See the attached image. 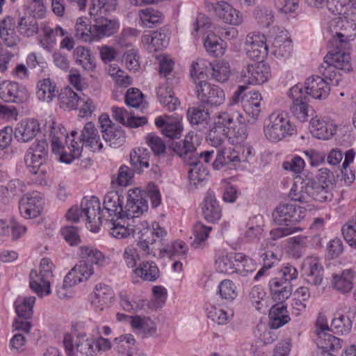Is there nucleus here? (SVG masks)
<instances>
[{
	"label": "nucleus",
	"instance_id": "obj_13",
	"mask_svg": "<svg viewBox=\"0 0 356 356\" xmlns=\"http://www.w3.org/2000/svg\"><path fill=\"white\" fill-rule=\"evenodd\" d=\"M83 218L86 220V227L92 232H97L102 224V218L105 214L101 213L99 199L92 196L90 199L83 198L81 203Z\"/></svg>",
	"mask_w": 356,
	"mask_h": 356
},
{
	"label": "nucleus",
	"instance_id": "obj_42",
	"mask_svg": "<svg viewBox=\"0 0 356 356\" xmlns=\"http://www.w3.org/2000/svg\"><path fill=\"white\" fill-rule=\"evenodd\" d=\"M16 27L21 35L27 38L37 34L39 29L36 19L31 15L19 16Z\"/></svg>",
	"mask_w": 356,
	"mask_h": 356
},
{
	"label": "nucleus",
	"instance_id": "obj_47",
	"mask_svg": "<svg viewBox=\"0 0 356 356\" xmlns=\"http://www.w3.org/2000/svg\"><path fill=\"white\" fill-rule=\"evenodd\" d=\"M102 132L104 139L113 148L120 147L125 141V134L121 127H109Z\"/></svg>",
	"mask_w": 356,
	"mask_h": 356
},
{
	"label": "nucleus",
	"instance_id": "obj_14",
	"mask_svg": "<svg viewBox=\"0 0 356 356\" xmlns=\"http://www.w3.org/2000/svg\"><path fill=\"white\" fill-rule=\"evenodd\" d=\"M270 76L269 65L258 61L244 66L241 72L240 81L249 85L261 84L267 81Z\"/></svg>",
	"mask_w": 356,
	"mask_h": 356
},
{
	"label": "nucleus",
	"instance_id": "obj_16",
	"mask_svg": "<svg viewBox=\"0 0 356 356\" xmlns=\"http://www.w3.org/2000/svg\"><path fill=\"white\" fill-rule=\"evenodd\" d=\"M247 56L252 60H263L268 54V47L264 35L252 33L245 40Z\"/></svg>",
	"mask_w": 356,
	"mask_h": 356
},
{
	"label": "nucleus",
	"instance_id": "obj_20",
	"mask_svg": "<svg viewBox=\"0 0 356 356\" xmlns=\"http://www.w3.org/2000/svg\"><path fill=\"white\" fill-rule=\"evenodd\" d=\"M309 130L314 137L328 140L334 134L336 127L332 122L316 116L310 120Z\"/></svg>",
	"mask_w": 356,
	"mask_h": 356
},
{
	"label": "nucleus",
	"instance_id": "obj_54",
	"mask_svg": "<svg viewBox=\"0 0 356 356\" xmlns=\"http://www.w3.org/2000/svg\"><path fill=\"white\" fill-rule=\"evenodd\" d=\"M162 256L170 258H185L188 251V246L181 241H175L170 246L166 248H159Z\"/></svg>",
	"mask_w": 356,
	"mask_h": 356
},
{
	"label": "nucleus",
	"instance_id": "obj_53",
	"mask_svg": "<svg viewBox=\"0 0 356 356\" xmlns=\"http://www.w3.org/2000/svg\"><path fill=\"white\" fill-rule=\"evenodd\" d=\"M289 252L293 258L299 259L305 252L307 248V238L298 236L288 239Z\"/></svg>",
	"mask_w": 356,
	"mask_h": 356
},
{
	"label": "nucleus",
	"instance_id": "obj_58",
	"mask_svg": "<svg viewBox=\"0 0 356 356\" xmlns=\"http://www.w3.org/2000/svg\"><path fill=\"white\" fill-rule=\"evenodd\" d=\"M254 15L258 24L264 28L268 27L274 20L272 10L265 6H257L254 10Z\"/></svg>",
	"mask_w": 356,
	"mask_h": 356
},
{
	"label": "nucleus",
	"instance_id": "obj_55",
	"mask_svg": "<svg viewBox=\"0 0 356 356\" xmlns=\"http://www.w3.org/2000/svg\"><path fill=\"white\" fill-rule=\"evenodd\" d=\"M228 137V132L223 126H213L210 129L207 140L213 147H218L222 145Z\"/></svg>",
	"mask_w": 356,
	"mask_h": 356
},
{
	"label": "nucleus",
	"instance_id": "obj_32",
	"mask_svg": "<svg viewBox=\"0 0 356 356\" xmlns=\"http://www.w3.org/2000/svg\"><path fill=\"white\" fill-rule=\"evenodd\" d=\"M130 324L136 333L142 337H151L156 334V326L149 317L135 316L131 318Z\"/></svg>",
	"mask_w": 356,
	"mask_h": 356
},
{
	"label": "nucleus",
	"instance_id": "obj_9",
	"mask_svg": "<svg viewBox=\"0 0 356 356\" xmlns=\"http://www.w3.org/2000/svg\"><path fill=\"white\" fill-rule=\"evenodd\" d=\"M341 69H336L335 72L339 75V80L334 79L333 80L330 78L325 77L318 69V72L323 76H312L306 79L305 85L303 86V92L312 98L316 99H321L326 98L330 90V85L338 86L341 81Z\"/></svg>",
	"mask_w": 356,
	"mask_h": 356
},
{
	"label": "nucleus",
	"instance_id": "obj_56",
	"mask_svg": "<svg viewBox=\"0 0 356 356\" xmlns=\"http://www.w3.org/2000/svg\"><path fill=\"white\" fill-rule=\"evenodd\" d=\"M355 156V152L353 149H349L345 152V159L342 163L341 172L343 179L346 184H350L355 178V172L350 168L349 165L353 162Z\"/></svg>",
	"mask_w": 356,
	"mask_h": 356
},
{
	"label": "nucleus",
	"instance_id": "obj_11",
	"mask_svg": "<svg viewBox=\"0 0 356 356\" xmlns=\"http://www.w3.org/2000/svg\"><path fill=\"white\" fill-rule=\"evenodd\" d=\"M195 92L200 103L205 107H218L225 100L224 90L205 80L195 81Z\"/></svg>",
	"mask_w": 356,
	"mask_h": 356
},
{
	"label": "nucleus",
	"instance_id": "obj_29",
	"mask_svg": "<svg viewBox=\"0 0 356 356\" xmlns=\"http://www.w3.org/2000/svg\"><path fill=\"white\" fill-rule=\"evenodd\" d=\"M80 141L83 145L88 146L92 151L100 150L102 148L98 131L91 122H88L84 125L80 136Z\"/></svg>",
	"mask_w": 356,
	"mask_h": 356
},
{
	"label": "nucleus",
	"instance_id": "obj_50",
	"mask_svg": "<svg viewBox=\"0 0 356 356\" xmlns=\"http://www.w3.org/2000/svg\"><path fill=\"white\" fill-rule=\"evenodd\" d=\"M150 153L147 148L137 147L130 153V162L136 170L141 171L143 168L149 167Z\"/></svg>",
	"mask_w": 356,
	"mask_h": 356
},
{
	"label": "nucleus",
	"instance_id": "obj_52",
	"mask_svg": "<svg viewBox=\"0 0 356 356\" xmlns=\"http://www.w3.org/2000/svg\"><path fill=\"white\" fill-rule=\"evenodd\" d=\"M272 246L270 241L264 240L261 244L260 252L259 253L265 268H272L279 260L278 254L273 250H269V246Z\"/></svg>",
	"mask_w": 356,
	"mask_h": 356
},
{
	"label": "nucleus",
	"instance_id": "obj_37",
	"mask_svg": "<svg viewBox=\"0 0 356 356\" xmlns=\"http://www.w3.org/2000/svg\"><path fill=\"white\" fill-rule=\"evenodd\" d=\"M133 273L144 281L154 282L159 277V270L154 261H143Z\"/></svg>",
	"mask_w": 356,
	"mask_h": 356
},
{
	"label": "nucleus",
	"instance_id": "obj_30",
	"mask_svg": "<svg viewBox=\"0 0 356 356\" xmlns=\"http://www.w3.org/2000/svg\"><path fill=\"white\" fill-rule=\"evenodd\" d=\"M355 317V311L350 309L346 314H338L331 322V331L341 334L348 333L351 330Z\"/></svg>",
	"mask_w": 356,
	"mask_h": 356
},
{
	"label": "nucleus",
	"instance_id": "obj_31",
	"mask_svg": "<svg viewBox=\"0 0 356 356\" xmlns=\"http://www.w3.org/2000/svg\"><path fill=\"white\" fill-rule=\"evenodd\" d=\"M355 275V272L351 269H346L340 273L333 274L332 287L342 293L350 292L353 287Z\"/></svg>",
	"mask_w": 356,
	"mask_h": 356
},
{
	"label": "nucleus",
	"instance_id": "obj_48",
	"mask_svg": "<svg viewBox=\"0 0 356 356\" xmlns=\"http://www.w3.org/2000/svg\"><path fill=\"white\" fill-rule=\"evenodd\" d=\"M317 346L318 351H335L342 347V341L329 333L318 335Z\"/></svg>",
	"mask_w": 356,
	"mask_h": 356
},
{
	"label": "nucleus",
	"instance_id": "obj_35",
	"mask_svg": "<svg viewBox=\"0 0 356 356\" xmlns=\"http://www.w3.org/2000/svg\"><path fill=\"white\" fill-rule=\"evenodd\" d=\"M49 278V277L44 276L40 273H38L35 270H32L29 275L30 288L38 296H42L44 292H45L46 295L50 294Z\"/></svg>",
	"mask_w": 356,
	"mask_h": 356
},
{
	"label": "nucleus",
	"instance_id": "obj_6",
	"mask_svg": "<svg viewBox=\"0 0 356 356\" xmlns=\"http://www.w3.org/2000/svg\"><path fill=\"white\" fill-rule=\"evenodd\" d=\"M331 189L327 186H323L319 182L313 181H302L300 186L295 185L291 189L289 197L291 200L306 203L310 205L312 201L324 202L330 201L332 198Z\"/></svg>",
	"mask_w": 356,
	"mask_h": 356
},
{
	"label": "nucleus",
	"instance_id": "obj_64",
	"mask_svg": "<svg viewBox=\"0 0 356 356\" xmlns=\"http://www.w3.org/2000/svg\"><path fill=\"white\" fill-rule=\"evenodd\" d=\"M218 291L221 298L227 300H233L238 294L236 285L229 280H224L219 284Z\"/></svg>",
	"mask_w": 356,
	"mask_h": 356
},
{
	"label": "nucleus",
	"instance_id": "obj_61",
	"mask_svg": "<svg viewBox=\"0 0 356 356\" xmlns=\"http://www.w3.org/2000/svg\"><path fill=\"white\" fill-rule=\"evenodd\" d=\"M341 232L346 241L351 247L356 248V216L342 227Z\"/></svg>",
	"mask_w": 356,
	"mask_h": 356
},
{
	"label": "nucleus",
	"instance_id": "obj_51",
	"mask_svg": "<svg viewBox=\"0 0 356 356\" xmlns=\"http://www.w3.org/2000/svg\"><path fill=\"white\" fill-rule=\"evenodd\" d=\"M75 36L84 42L95 41L92 26L88 24V19L79 17L75 24Z\"/></svg>",
	"mask_w": 356,
	"mask_h": 356
},
{
	"label": "nucleus",
	"instance_id": "obj_43",
	"mask_svg": "<svg viewBox=\"0 0 356 356\" xmlns=\"http://www.w3.org/2000/svg\"><path fill=\"white\" fill-rule=\"evenodd\" d=\"M139 17L142 25L147 28L162 24L164 19L161 12L151 7L140 10Z\"/></svg>",
	"mask_w": 356,
	"mask_h": 356
},
{
	"label": "nucleus",
	"instance_id": "obj_45",
	"mask_svg": "<svg viewBox=\"0 0 356 356\" xmlns=\"http://www.w3.org/2000/svg\"><path fill=\"white\" fill-rule=\"evenodd\" d=\"M168 40L167 35L160 31H154L152 34L143 36V42L149 44L148 49L152 51H157L166 47Z\"/></svg>",
	"mask_w": 356,
	"mask_h": 356
},
{
	"label": "nucleus",
	"instance_id": "obj_25",
	"mask_svg": "<svg viewBox=\"0 0 356 356\" xmlns=\"http://www.w3.org/2000/svg\"><path fill=\"white\" fill-rule=\"evenodd\" d=\"M113 298L114 293L110 286L98 284L95 286L93 294L91 296V303L97 309L102 311L111 303Z\"/></svg>",
	"mask_w": 356,
	"mask_h": 356
},
{
	"label": "nucleus",
	"instance_id": "obj_19",
	"mask_svg": "<svg viewBox=\"0 0 356 356\" xmlns=\"http://www.w3.org/2000/svg\"><path fill=\"white\" fill-rule=\"evenodd\" d=\"M44 200L40 194H33L23 197L19 202V211L25 218H33L42 211Z\"/></svg>",
	"mask_w": 356,
	"mask_h": 356
},
{
	"label": "nucleus",
	"instance_id": "obj_39",
	"mask_svg": "<svg viewBox=\"0 0 356 356\" xmlns=\"http://www.w3.org/2000/svg\"><path fill=\"white\" fill-rule=\"evenodd\" d=\"M37 88V97L42 102L49 103L58 95L55 83L49 78L40 81Z\"/></svg>",
	"mask_w": 356,
	"mask_h": 356
},
{
	"label": "nucleus",
	"instance_id": "obj_62",
	"mask_svg": "<svg viewBox=\"0 0 356 356\" xmlns=\"http://www.w3.org/2000/svg\"><path fill=\"white\" fill-rule=\"evenodd\" d=\"M273 54L277 58H286L291 56L293 50L291 42L287 39L282 41L281 39H275L274 43Z\"/></svg>",
	"mask_w": 356,
	"mask_h": 356
},
{
	"label": "nucleus",
	"instance_id": "obj_46",
	"mask_svg": "<svg viewBox=\"0 0 356 356\" xmlns=\"http://www.w3.org/2000/svg\"><path fill=\"white\" fill-rule=\"evenodd\" d=\"M212 227L206 226L202 222H197L193 229L194 239L191 243V246L195 249H203L207 243L206 242Z\"/></svg>",
	"mask_w": 356,
	"mask_h": 356
},
{
	"label": "nucleus",
	"instance_id": "obj_41",
	"mask_svg": "<svg viewBox=\"0 0 356 356\" xmlns=\"http://www.w3.org/2000/svg\"><path fill=\"white\" fill-rule=\"evenodd\" d=\"M81 96L71 88L66 87L58 95L60 107L63 109H77Z\"/></svg>",
	"mask_w": 356,
	"mask_h": 356
},
{
	"label": "nucleus",
	"instance_id": "obj_15",
	"mask_svg": "<svg viewBox=\"0 0 356 356\" xmlns=\"http://www.w3.org/2000/svg\"><path fill=\"white\" fill-rule=\"evenodd\" d=\"M29 97L28 90L23 85L10 80L0 81V99L3 102L22 104Z\"/></svg>",
	"mask_w": 356,
	"mask_h": 356
},
{
	"label": "nucleus",
	"instance_id": "obj_38",
	"mask_svg": "<svg viewBox=\"0 0 356 356\" xmlns=\"http://www.w3.org/2000/svg\"><path fill=\"white\" fill-rule=\"evenodd\" d=\"M329 12L334 15L354 17L356 16V0L337 1L334 5L332 2L330 4Z\"/></svg>",
	"mask_w": 356,
	"mask_h": 356
},
{
	"label": "nucleus",
	"instance_id": "obj_63",
	"mask_svg": "<svg viewBox=\"0 0 356 356\" xmlns=\"http://www.w3.org/2000/svg\"><path fill=\"white\" fill-rule=\"evenodd\" d=\"M119 298L120 306L127 312L137 311L138 309H142L143 307L142 300H133L126 291H121Z\"/></svg>",
	"mask_w": 356,
	"mask_h": 356
},
{
	"label": "nucleus",
	"instance_id": "obj_44",
	"mask_svg": "<svg viewBox=\"0 0 356 356\" xmlns=\"http://www.w3.org/2000/svg\"><path fill=\"white\" fill-rule=\"evenodd\" d=\"M35 302L34 296L18 298L15 302V307L18 318L24 320L31 318L33 307Z\"/></svg>",
	"mask_w": 356,
	"mask_h": 356
},
{
	"label": "nucleus",
	"instance_id": "obj_28",
	"mask_svg": "<svg viewBox=\"0 0 356 356\" xmlns=\"http://www.w3.org/2000/svg\"><path fill=\"white\" fill-rule=\"evenodd\" d=\"M217 8V15L224 22L233 26H238L242 23L241 13L229 3L220 1Z\"/></svg>",
	"mask_w": 356,
	"mask_h": 356
},
{
	"label": "nucleus",
	"instance_id": "obj_27",
	"mask_svg": "<svg viewBox=\"0 0 356 356\" xmlns=\"http://www.w3.org/2000/svg\"><path fill=\"white\" fill-rule=\"evenodd\" d=\"M268 286L273 299L277 302H284L291 295L292 285L289 282L273 278L269 281Z\"/></svg>",
	"mask_w": 356,
	"mask_h": 356
},
{
	"label": "nucleus",
	"instance_id": "obj_36",
	"mask_svg": "<svg viewBox=\"0 0 356 356\" xmlns=\"http://www.w3.org/2000/svg\"><path fill=\"white\" fill-rule=\"evenodd\" d=\"M208 76L220 83L226 82L230 76V67L225 60L211 63L208 68Z\"/></svg>",
	"mask_w": 356,
	"mask_h": 356
},
{
	"label": "nucleus",
	"instance_id": "obj_49",
	"mask_svg": "<svg viewBox=\"0 0 356 356\" xmlns=\"http://www.w3.org/2000/svg\"><path fill=\"white\" fill-rule=\"evenodd\" d=\"M76 63L82 66L85 70L91 71L95 67V62L90 51L82 46L77 47L73 53Z\"/></svg>",
	"mask_w": 356,
	"mask_h": 356
},
{
	"label": "nucleus",
	"instance_id": "obj_40",
	"mask_svg": "<svg viewBox=\"0 0 356 356\" xmlns=\"http://www.w3.org/2000/svg\"><path fill=\"white\" fill-rule=\"evenodd\" d=\"M117 0H90L89 14L91 17L106 15L116 9Z\"/></svg>",
	"mask_w": 356,
	"mask_h": 356
},
{
	"label": "nucleus",
	"instance_id": "obj_5",
	"mask_svg": "<svg viewBox=\"0 0 356 356\" xmlns=\"http://www.w3.org/2000/svg\"><path fill=\"white\" fill-rule=\"evenodd\" d=\"M78 254L83 260L80 261L66 275L65 285H76L87 280L94 273L92 264L102 266L105 262V257L102 252L92 246H80Z\"/></svg>",
	"mask_w": 356,
	"mask_h": 356
},
{
	"label": "nucleus",
	"instance_id": "obj_24",
	"mask_svg": "<svg viewBox=\"0 0 356 356\" xmlns=\"http://www.w3.org/2000/svg\"><path fill=\"white\" fill-rule=\"evenodd\" d=\"M202 215L207 222L212 223L221 218L222 209L213 192L208 191L207 193L202 207Z\"/></svg>",
	"mask_w": 356,
	"mask_h": 356
},
{
	"label": "nucleus",
	"instance_id": "obj_12",
	"mask_svg": "<svg viewBox=\"0 0 356 356\" xmlns=\"http://www.w3.org/2000/svg\"><path fill=\"white\" fill-rule=\"evenodd\" d=\"M49 154V146L46 140H37L27 149L24 161L29 172L33 175L43 173L42 166L45 163Z\"/></svg>",
	"mask_w": 356,
	"mask_h": 356
},
{
	"label": "nucleus",
	"instance_id": "obj_21",
	"mask_svg": "<svg viewBox=\"0 0 356 356\" xmlns=\"http://www.w3.org/2000/svg\"><path fill=\"white\" fill-rule=\"evenodd\" d=\"M93 17L95 24L92 25V31L95 41L114 34L119 29V24L115 20L108 19L104 15Z\"/></svg>",
	"mask_w": 356,
	"mask_h": 356
},
{
	"label": "nucleus",
	"instance_id": "obj_59",
	"mask_svg": "<svg viewBox=\"0 0 356 356\" xmlns=\"http://www.w3.org/2000/svg\"><path fill=\"white\" fill-rule=\"evenodd\" d=\"M187 116L191 124L199 125L207 123L209 118V113L204 108L193 107L188 110Z\"/></svg>",
	"mask_w": 356,
	"mask_h": 356
},
{
	"label": "nucleus",
	"instance_id": "obj_60",
	"mask_svg": "<svg viewBox=\"0 0 356 356\" xmlns=\"http://www.w3.org/2000/svg\"><path fill=\"white\" fill-rule=\"evenodd\" d=\"M138 215L136 217H129L128 219H131V223H129L131 227V234L133 236L137 235L138 237L145 234H151V229L146 220H141L139 219Z\"/></svg>",
	"mask_w": 356,
	"mask_h": 356
},
{
	"label": "nucleus",
	"instance_id": "obj_4",
	"mask_svg": "<svg viewBox=\"0 0 356 356\" xmlns=\"http://www.w3.org/2000/svg\"><path fill=\"white\" fill-rule=\"evenodd\" d=\"M307 211H311L310 205L305 207L296 206L292 204H282L278 205L273 213L274 222L283 226L273 229L270 232L271 239L278 240L302 229L296 227L306 216Z\"/></svg>",
	"mask_w": 356,
	"mask_h": 356
},
{
	"label": "nucleus",
	"instance_id": "obj_23",
	"mask_svg": "<svg viewBox=\"0 0 356 356\" xmlns=\"http://www.w3.org/2000/svg\"><path fill=\"white\" fill-rule=\"evenodd\" d=\"M243 258V254L238 253H222L216 259V268L217 270L222 273L232 275L237 273L238 261Z\"/></svg>",
	"mask_w": 356,
	"mask_h": 356
},
{
	"label": "nucleus",
	"instance_id": "obj_3",
	"mask_svg": "<svg viewBox=\"0 0 356 356\" xmlns=\"http://www.w3.org/2000/svg\"><path fill=\"white\" fill-rule=\"evenodd\" d=\"M146 196V193L139 188L129 190L127 204L124 209L122 206L123 197L116 191H110L104 197L103 211L108 213V217H116L118 219L142 215L148 209Z\"/></svg>",
	"mask_w": 356,
	"mask_h": 356
},
{
	"label": "nucleus",
	"instance_id": "obj_7",
	"mask_svg": "<svg viewBox=\"0 0 356 356\" xmlns=\"http://www.w3.org/2000/svg\"><path fill=\"white\" fill-rule=\"evenodd\" d=\"M295 126L291 122L287 114L284 112L271 113L264 127V134L267 140L277 143L291 136Z\"/></svg>",
	"mask_w": 356,
	"mask_h": 356
},
{
	"label": "nucleus",
	"instance_id": "obj_1",
	"mask_svg": "<svg viewBox=\"0 0 356 356\" xmlns=\"http://www.w3.org/2000/svg\"><path fill=\"white\" fill-rule=\"evenodd\" d=\"M329 31L332 35L328 42L330 50L319 65V70L325 77L339 80L336 69L345 72L352 69L350 41L356 37V24L353 19L345 16L335 17L330 22Z\"/></svg>",
	"mask_w": 356,
	"mask_h": 356
},
{
	"label": "nucleus",
	"instance_id": "obj_8",
	"mask_svg": "<svg viewBox=\"0 0 356 356\" xmlns=\"http://www.w3.org/2000/svg\"><path fill=\"white\" fill-rule=\"evenodd\" d=\"M291 99L290 112L299 122H307L309 117L313 118L314 111L309 105V97L303 92V85L296 84L291 87L287 92Z\"/></svg>",
	"mask_w": 356,
	"mask_h": 356
},
{
	"label": "nucleus",
	"instance_id": "obj_18",
	"mask_svg": "<svg viewBox=\"0 0 356 356\" xmlns=\"http://www.w3.org/2000/svg\"><path fill=\"white\" fill-rule=\"evenodd\" d=\"M302 271L308 284L321 285L323 278V267L318 258L307 257L302 264Z\"/></svg>",
	"mask_w": 356,
	"mask_h": 356
},
{
	"label": "nucleus",
	"instance_id": "obj_26",
	"mask_svg": "<svg viewBox=\"0 0 356 356\" xmlns=\"http://www.w3.org/2000/svg\"><path fill=\"white\" fill-rule=\"evenodd\" d=\"M15 21L10 16L5 17L0 22V38L9 47H15L19 41V38L15 31Z\"/></svg>",
	"mask_w": 356,
	"mask_h": 356
},
{
	"label": "nucleus",
	"instance_id": "obj_22",
	"mask_svg": "<svg viewBox=\"0 0 356 356\" xmlns=\"http://www.w3.org/2000/svg\"><path fill=\"white\" fill-rule=\"evenodd\" d=\"M40 131L38 121L34 119L22 120L15 129L16 139L22 143H26L34 138Z\"/></svg>",
	"mask_w": 356,
	"mask_h": 356
},
{
	"label": "nucleus",
	"instance_id": "obj_17",
	"mask_svg": "<svg viewBox=\"0 0 356 356\" xmlns=\"http://www.w3.org/2000/svg\"><path fill=\"white\" fill-rule=\"evenodd\" d=\"M67 144H68L69 138L67 137ZM52 151L55 154L60 155V161L65 163H70L75 158H78L82 150V147L79 145V143L72 138L70 141V144L67 145V148L69 152L66 150V148L63 146L61 141L59 138L54 136L51 140Z\"/></svg>",
	"mask_w": 356,
	"mask_h": 356
},
{
	"label": "nucleus",
	"instance_id": "obj_33",
	"mask_svg": "<svg viewBox=\"0 0 356 356\" xmlns=\"http://www.w3.org/2000/svg\"><path fill=\"white\" fill-rule=\"evenodd\" d=\"M155 124L160 128L162 134L169 138H178L182 132V127L178 120L163 119L158 117L155 119Z\"/></svg>",
	"mask_w": 356,
	"mask_h": 356
},
{
	"label": "nucleus",
	"instance_id": "obj_57",
	"mask_svg": "<svg viewBox=\"0 0 356 356\" xmlns=\"http://www.w3.org/2000/svg\"><path fill=\"white\" fill-rule=\"evenodd\" d=\"M277 328L273 327L271 325L267 327L264 324H260L257 326L254 334L264 344H269L272 343L277 338Z\"/></svg>",
	"mask_w": 356,
	"mask_h": 356
},
{
	"label": "nucleus",
	"instance_id": "obj_34",
	"mask_svg": "<svg viewBox=\"0 0 356 356\" xmlns=\"http://www.w3.org/2000/svg\"><path fill=\"white\" fill-rule=\"evenodd\" d=\"M268 316L270 318L269 325L274 328H279L291 320L286 306L283 302L274 305L269 311Z\"/></svg>",
	"mask_w": 356,
	"mask_h": 356
},
{
	"label": "nucleus",
	"instance_id": "obj_10",
	"mask_svg": "<svg viewBox=\"0 0 356 356\" xmlns=\"http://www.w3.org/2000/svg\"><path fill=\"white\" fill-rule=\"evenodd\" d=\"M95 343V339L89 337L86 333H79L74 337L66 334L63 338V345L67 356H77V353L83 356H93L97 352Z\"/></svg>",
	"mask_w": 356,
	"mask_h": 356
},
{
	"label": "nucleus",
	"instance_id": "obj_2",
	"mask_svg": "<svg viewBox=\"0 0 356 356\" xmlns=\"http://www.w3.org/2000/svg\"><path fill=\"white\" fill-rule=\"evenodd\" d=\"M197 136L188 133L183 141L172 142L170 148L191 167L188 179L191 184L197 186L208 179L209 171L200 161L209 163L213 157L214 151L196 152Z\"/></svg>",
	"mask_w": 356,
	"mask_h": 356
}]
</instances>
